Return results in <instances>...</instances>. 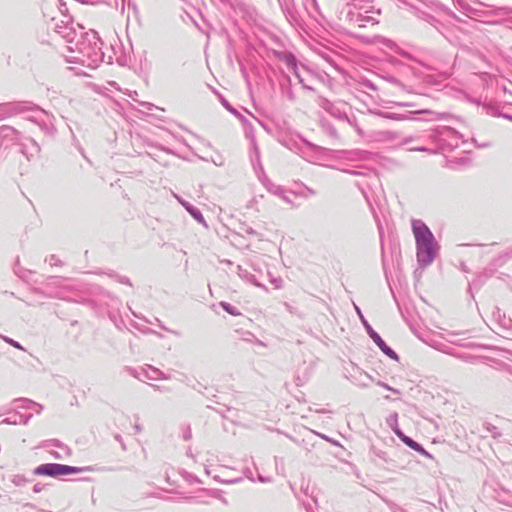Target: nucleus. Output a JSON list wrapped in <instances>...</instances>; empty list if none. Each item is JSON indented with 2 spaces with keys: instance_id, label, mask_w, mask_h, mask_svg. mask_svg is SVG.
<instances>
[{
  "instance_id": "nucleus-1",
  "label": "nucleus",
  "mask_w": 512,
  "mask_h": 512,
  "mask_svg": "<svg viewBox=\"0 0 512 512\" xmlns=\"http://www.w3.org/2000/svg\"><path fill=\"white\" fill-rule=\"evenodd\" d=\"M79 471L80 469L77 467L57 463L42 464L35 469V473L38 475H47L52 477L74 474L78 473Z\"/></svg>"
},
{
  "instance_id": "nucleus-2",
  "label": "nucleus",
  "mask_w": 512,
  "mask_h": 512,
  "mask_svg": "<svg viewBox=\"0 0 512 512\" xmlns=\"http://www.w3.org/2000/svg\"><path fill=\"white\" fill-rule=\"evenodd\" d=\"M438 251V245L435 241L417 245V259L427 266L432 263Z\"/></svg>"
},
{
  "instance_id": "nucleus-3",
  "label": "nucleus",
  "mask_w": 512,
  "mask_h": 512,
  "mask_svg": "<svg viewBox=\"0 0 512 512\" xmlns=\"http://www.w3.org/2000/svg\"><path fill=\"white\" fill-rule=\"evenodd\" d=\"M412 229L417 245L435 241L432 232L421 220H414Z\"/></svg>"
},
{
  "instance_id": "nucleus-4",
  "label": "nucleus",
  "mask_w": 512,
  "mask_h": 512,
  "mask_svg": "<svg viewBox=\"0 0 512 512\" xmlns=\"http://www.w3.org/2000/svg\"><path fill=\"white\" fill-rule=\"evenodd\" d=\"M397 435L400 437V439L408 446L410 447L411 449H413L414 451L424 455V456H429V453L417 442H415L414 440H412L410 437L404 435V434H401V433H398L397 432Z\"/></svg>"
},
{
  "instance_id": "nucleus-5",
  "label": "nucleus",
  "mask_w": 512,
  "mask_h": 512,
  "mask_svg": "<svg viewBox=\"0 0 512 512\" xmlns=\"http://www.w3.org/2000/svg\"><path fill=\"white\" fill-rule=\"evenodd\" d=\"M373 339L386 355H388L391 358H396V353L386 345V343L380 338V336L376 335L375 337H373Z\"/></svg>"
},
{
  "instance_id": "nucleus-6",
  "label": "nucleus",
  "mask_w": 512,
  "mask_h": 512,
  "mask_svg": "<svg viewBox=\"0 0 512 512\" xmlns=\"http://www.w3.org/2000/svg\"><path fill=\"white\" fill-rule=\"evenodd\" d=\"M5 341L8 342L10 345H12L13 347H15L17 349H22V347L17 342H15L12 339L5 338Z\"/></svg>"
}]
</instances>
